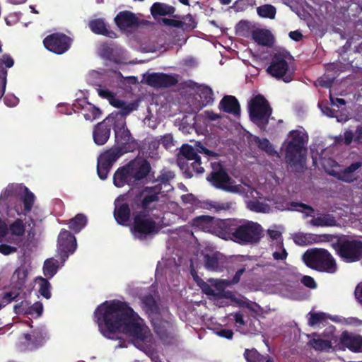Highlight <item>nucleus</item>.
<instances>
[{"instance_id": "obj_1", "label": "nucleus", "mask_w": 362, "mask_h": 362, "mask_svg": "<svg viewBox=\"0 0 362 362\" xmlns=\"http://www.w3.org/2000/svg\"><path fill=\"white\" fill-rule=\"evenodd\" d=\"M95 317L100 332L107 338L114 339L115 335L122 333L136 347L151 341V334L148 327L125 303L105 301L97 308Z\"/></svg>"}, {"instance_id": "obj_2", "label": "nucleus", "mask_w": 362, "mask_h": 362, "mask_svg": "<svg viewBox=\"0 0 362 362\" xmlns=\"http://www.w3.org/2000/svg\"><path fill=\"white\" fill-rule=\"evenodd\" d=\"M211 172L206 180L215 187L228 192L238 194L245 198L247 207L252 211L269 213V205L260 202L262 194L245 182L236 185L218 162L211 163Z\"/></svg>"}, {"instance_id": "obj_3", "label": "nucleus", "mask_w": 362, "mask_h": 362, "mask_svg": "<svg viewBox=\"0 0 362 362\" xmlns=\"http://www.w3.org/2000/svg\"><path fill=\"white\" fill-rule=\"evenodd\" d=\"M97 91L101 98L107 99L112 106L120 109L119 111L112 112L104 120L105 123L108 126L112 124L115 132L127 128L126 116L136 110L137 103H126L118 99L112 92L105 88L99 87Z\"/></svg>"}, {"instance_id": "obj_4", "label": "nucleus", "mask_w": 362, "mask_h": 362, "mask_svg": "<svg viewBox=\"0 0 362 362\" xmlns=\"http://www.w3.org/2000/svg\"><path fill=\"white\" fill-rule=\"evenodd\" d=\"M150 170L151 165L146 160L136 158L116 170L113 177L114 184L117 187H122L126 184L132 185L136 181L146 178Z\"/></svg>"}, {"instance_id": "obj_5", "label": "nucleus", "mask_w": 362, "mask_h": 362, "mask_svg": "<svg viewBox=\"0 0 362 362\" xmlns=\"http://www.w3.org/2000/svg\"><path fill=\"white\" fill-rule=\"evenodd\" d=\"M199 153L204 154L207 157L216 155V153L206 148L200 143L196 144L194 146L183 145L181 148L178 165L189 177L193 175V173L202 174L204 171V168L202 166L203 163L201 161Z\"/></svg>"}, {"instance_id": "obj_6", "label": "nucleus", "mask_w": 362, "mask_h": 362, "mask_svg": "<svg viewBox=\"0 0 362 362\" xmlns=\"http://www.w3.org/2000/svg\"><path fill=\"white\" fill-rule=\"evenodd\" d=\"M228 226L221 231L218 236L223 239H230L240 244L252 243L257 242L262 235V228L260 225L249 222L246 224L235 227L234 221L226 220Z\"/></svg>"}, {"instance_id": "obj_7", "label": "nucleus", "mask_w": 362, "mask_h": 362, "mask_svg": "<svg viewBox=\"0 0 362 362\" xmlns=\"http://www.w3.org/2000/svg\"><path fill=\"white\" fill-rule=\"evenodd\" d=\"M308 136L303 129L289 132L286 149L287 162L296 169L303 167L305 161L306 148Z\"/></svg>"}, {"instance_id": "obj_8", "label": "nucleus", "mask_w": 362, "mask_h": 362, "mask_svg": "<svg viewBox=\"0 0 362 362\" xmlns=\"http://www.w3.org/2000/svg\"><path fill=\"white\" fill-rule=\"evenodd\" d=\"M305 264L320 271L333 273L336 271V264L331 255L324 249L308 250L303 255Z\"/></svg>"}, {"instance_id": "obj_9", "label": "nucleus", "mask_w": 362, "mask_h": 362, "mask_svg": "<svg viewBox=\"0 0 362 362\" xmlns=\"http://www.w3.org/2000/svg\"><path fill=\"white\" fill-rule=\"evenodd\" d=\"M161 227L160 222L153 221L145 214H139L134 218L131 231L135 238L142 240L156 234Z\"/></svg>"}, {"instance_id": "obj_10", "label": "nucleus", "mask_w": 362, "mask_h": 362, "mask_svg": "<svg viewBox=\"0 0 362 362\" xmlns=\"http://www.w3.org/2000/svg\"><path fill=\"white\" fill-rule=\"evenodd\" d=\"M290 59L288 52H279L274 54L272 61L267 68V72L276 78H282V80L288 83L292 81L293 71L289 68L287 60Z\"/></svg>"}, {"instance_id": "obj_11", "label": "nucleus", "mask_w": 362, "mask_h": 362, "mask_svg": "<svg viewBox=\"0 0 362 362\" xmlns=\"http://www.w3.org/2000/svg\"><path fill=\"white\" fill-rule=\"evenodd\" d=\"M249 112L251 119L257 125L263 127L268 122L272 109L266 99L258 95L251 100L249 104Z\"/></svg>"}, {"instance_id": "obj_12", "label": "nucleus", "mask_w": 362, "mask_h": 362, "mask_svg": "<svg viewBox=\"0 0 362 362\" xmlns=\"http://www.w3.org/2000/svg\"><path fill=\"white\" fill-rule=\"evenodd\" d=\"M126 153L125 150L117 146L102 153L98 158L97 171L99 177L105 180L113 163Z\"/></svg>"}, {"instance_id": "obj_13", "label": "nucleus", "mask_w": 362, "mask_h": 362, "mask_svg": "<svg viewBox=\"0 0 362 362\" xmlns=\"http://www.w3.org/2000/svg\"><path fill=\"white\" fill-rule=\"evenodd\" d=\"M338 253L346 262H354L362 256V242L356 239H341L338 243Z\"/></svg>"}, {"instance_id": "obj_14", "label": "nucleus", "mask_w": 362, "mask_h": 362, "mask_svg": "<svg viewBox=\"0 0 362 362\" xmlns=\"http://www.w3.org/2000/svg\"><path fill=\"white\" fill-rule=\"evenodd\" d=\"M334 328L329 327L322 334H313V338L309 341V344L316 351H334L337 350V339L334 335Z\"/></svg>"}, {"instance_id": "obj_15", "label": "nucleus", "mask_w": 362, "mask_h": 362, "mask_svg": "<svg viewBox=\"0 0 362 362\" xmlns=\"http://www.w3.org/2000/svg\"><path fill=\"white\" fill-rule=\"evenodd\" d=\"M192 226L203 231L215 233L218 236L224 228L228 227L226 220L214 219L209 216H200L193 219Z\"/></svg>"}, {"instance_id": "obj_16", "label": "nucleus", "mask_w": 362, "mask_h": 362, "mask_svg": "<svg viewBox=\"0 0 362 362\" xmlns=\"http://www.w3.org/2000/svg\"><path fill=\"white\" fill-rule=\"evenodd\" d=\"M25 233V224L21 218H16L8 226L0 218V242L6 238L7 235L11 236V241L16 243L21 240Z\"/></svg>"}, {"instance_id": "obj_17", "label": "nucleus", "mask_w": 362, "mask_h": 362, "mask_svg": "<svg viewBox=\"0 0 362 362\" xmlns=\"http://www.w3.org/2000/svg\"><path fill=\"white\" fill-rule=\"evenodd\" d=\"M45 47L49 51L61 54L66 52L71 45V39L64 34H52L45 38Z\"/></svg>"}, {"instance_id": "obj_18", "label": "nucleus", "mask_w": 362, "mask_h": 362, "mask_svg": "<svg viewBox=\"0 0 362 362\" xmlns=\"http://www.w3.org/2000/svg\"><path fill=\"white\" fill-rule=\"evenodd\" d=\"M322 165L328 174L345 182H352L358 179L356 174L351 173L345 169L339 170L337 163L331 158L323 159Z\"/></svg>"}, {"instance_id": "obj_19", "label": "nucleus", "mask_w": 362, "mask_h": 362, "mask_svg": "<svg viewBox=\"0 0 362 362\" xmlns=\"http://www.w3.org/2000/svg\"><path fill=\"white\" fill-rule=\"evenodd\" d=\"M349 349L355 353L362 352V336L344 332L340 337L339 349Z\"/></svg>"}, {"instance_id": "obj_20", "label": "nucleus", "mask_w": 362, "mask_h": 362, "mask_svg": "<svg viewBox=\"0 0 362 362\" xmlns=\"http://www.w3.org/2000/svg\"><path fill=\"white\" fill-rule=\"evenodd\" d=\"M58 248L67 258L69 255L74 253L76 249V238L69 231L62 230L58 237Z\"/></svg>"}, {"instance_id": "obj_21", "label": "nucleus", "mask_w": 362, "mask_h": 362, "mask_svg": "<svg viewBox=\"0 0 362 362\" xmlns=\"http://www.w3.org/2000/svg\"><path fill=\"white\" fill-rule=\"evenodd\" d=\"M115 134L117 146L127 152L133 151L136 148L137 144L127 128L116 130Z\"/></svg>"}, {"instance_id": "obj_22", "label": "nucleus", "mask_w": 362, "mask_h": 362, "mask_svg": "<svg viewBox=\"0 0 362 362\" xmlns=\"http://www.w3.org/2000/svg\"><path fill=\"white\" fill-rule=\"evenodd\" d=\"M115 22L119 29L124 31L136 28L139 23L136 16L128 11L119 12L115 18Z\"/></svg>"}, {"instance_id": "obj_23", "label": "nucleus", "mask_w": 362, "mask_h": 362, "mask_svg": "<svg viewBox=\"0 0 362 362\" xmlns=\"http://www.w3.org/2000/svg\"><path fill=\"white\" fill-rule=\"evenodd\" d=\"M146 83L155 88L169 87L177 83V79L172 75L163 73H153L146 78Z\"/></svg>"}, {"instance_id": "obj_24", "label": "nucleus", "mask_w": 362, "mask_h": 362, "mask_svg": "<svg viewBox=\"0 0 362 362\" xmlns=\"http://www.w3.org/2000/svg\"><path fill=\"white\" fill-rule=\"evenodd\" d=\"M204 267L213 272H221L223 268L224 259L219 252H213L204 255Z\"/></svg>"}, {"instance_id": "obj_25", "label": "nucleus", "mask_w": 362, "mask_h": 362, "mask_svg": "<svg viewBox=\"0 0 362 362\" xmlns=\"http://www.w3.org/2000/svg\"><path fill=\"white\" fill-rule=\"evenodd\" d=\"M114 216L119 224L127 222L130 216V209L127 204L123 202V197L117 198L115 202Z\"/></svg>"}, {"instance_id": "obj_26", "label": "nucleus", "mask_w": 362, "mask_h": 362, "mask_svg": "<svg viewBox=\"0 0 362 362\" xmlns=\"http://www.w3.org/2000/svg\"><path fill=\"white\" fill-rule=\"evenodd\" d=\"M14 61L11 56L4 54L0 57V99L4 95L6 84L7 71L6 68L13 66Z\"/></svg>"}, {"instance_id": "obj_27", "label": "nucleus", "mask_w": 362, "mask_h": 362, "mask_svg": "<svg viewBox=\"0 0 362 362\" xmlns=\"http://www.w3.org/2000/svg\"><path fill=\"white\" fill-rule=\"evenodd\" d=\"M219 109L225 112L233 115L235 117L240 115V108L238 100L232 95H226L223 98L219 103Z\"/></svg>"}, {"instance_id": "obj_28", "label": "nucleus", "mask_w": 362, "mask_h": 362, "mask_svg": "<svg viewBox=\"0 0 362 362\" xmlns=\"http://www.w3.org/2000/svg\"><path fill=\"white\" fill-rule=\"evenodd\" d=\"M336 143H343L349 145L353 141L358 144H362V126H358L355 133L351 130H346L343 136H337L335 138Z\"/></svg>"}, {"instance_id": "obj_29", "label": "nucleus", "mask_w": 362, "mask_h": 362, "mask_svg": "<svg viewBox=\"0 0 362 362\" xmlns=\"http://www.w3.org/2000/svg\"><path fill=\"white\" fill-rule=\"evenodd\" d=\"M110 128L103 121L98 124L93 130V136L97 145L105 144L110 138Z\"/></svg>"}, {"instance_id": "obj_30", "label": "nucleus", "mask_w": 362, "mask_h": 362, "mask_svg": "<svg viewBox=\"0 0 362 362\" xmlns=\"http://www.w3.org/2000/svg\"><path fill=\"white\" fill-rule=\"evenodd\" d=\"M294 243L300 246H305L322 241V237L311 233H296L292 235Z\"/></svg>"}, {"instance_id": "obj_31", "label": "nucleus", "mask_w": 362, "mask_h": 362, "mask_svg": "<svg viewBox=\"0 0 362 362\" xmlns=\"http://www.w3.org/2000/svg\"><path fill=\"white\" fill-rule=\"evenodd\" d=\"M197 93L200 98L201 104L199 105V108L213 103L214 100V93L210 87L204 85H199L197 87Z\"/></svg>"}, {"instance_id": "obj_32", "label": "nucleus", "mask_w": 362, "mask_h": 362, "mask_svg": "<svg viewBox=\"0 0 362 362\" xmlns=\"http://www.w3.org/2000/svg\"><path fill=\"white\" fill-rule=\"evenodd\" d=\"M175 12V8L164 3H154L151 8V13L154 18L160 16H171Z\"/></svg>"}, {"instance_id": "obj_33", "label": "nucleus", "mask_w": 362, "mask_h": 362, "mask_svg": "<svg viewBox=\"0 0 362 362\" xmlns=\"http://www.w3.org/2000/svg\"><path fill=\"white\" fill-rule=\"evenodd\" d=\"M89 27L90 30L96 34L108 36L110 37H114L115 36V33L114 32L108 30L107 25L103 19L91 21L89 23Z\"/></svg>"}, {"instance_id": "obj_34", "label": "nucleus", "mask_w": 362, "mask_h": 362, "mask_svg": "<svg viewBox=\"0 0 362 362\" xmlns=\"http://www.w3.org/2000/svg\"><path fill=\"white\" fill-rule=\"evenodd\" d=\"M252 38L259 45L264 46H270L273 43L272 35L267 30L259 29L253 31Z\"/></svg>"}, {"instance_id": "obj_35", "label": "nucleus", "mask_w": 362, "mask_h": 362, "mask_svg": "<svg viewBox=\"0 0 362 362\" xmlns=\"http://www.w3.org/2000/svg\"><path fill=\"white\" fill-rule=\"evenodd\" d=\"M28 271L25 266L17 268L11 277V283L14 287L21 289L25 283Z\"/></svg>"}, {"instance_id": "obj_36", "label": "nucleus", "mask_w": 362, "mask_h": 362, "mask_svg": "<svg viewBox=\"0 0 362 362\" xmlns=\"http://www.w3.org/2000/svg\"><path fill=\"white\" fill-rule=\"evenodd\" d=\"M310 223L317 227H329L337 224L334 217L330 214H320L310 221Z\"/></svg>"}, {"instance_id": "obj_37", "label": "nucleus", "mask_w": 362, "mask_h": 362, "mask_svg": "<svg viewBox=\"0 0 362 362\" xmlns=\"http://www.w3.org/2000/svg\"><path fill=\"white\" fill-rule=\"evenodd\" d=\"M141 196L143 197L142 206L144 209H151L154 206L153 204L158 200V193L150 189H144Z\"/></svg>"}, {"instance_id": "obj_38", "label": "nucleus", "mask_w": 362, "mask_h": 362, "mask_svg": "<svg viewBox=\"0 0 362 362\" xmlns=\"http://www.w3.org/2000/svg\"><path fill=\"white\" fill-rule=\"evenodd\" d=\"M83 115L87 121L93 122L101 115V111L95 105L86 103L83 107Z\"/></svg>"}, {"instance_id": "obj_39", "label": "nucleus", "mask_w": 362, "mask_h": 362, "mask_svg": "<svg viewBox=\"0 0 362 362\" xmlns=\"http://www.w3.org/2000/svg\"><path fill=\"white\" fill-rule=\"evenodd\" d=\"M235 203L232 202H206L205 203V207L209 210H214L215 212H219L221 211H228L231 209Z\"/></svg>"}, {"instance_id": "obj_40", "label": "nucleus", "mask_w": 362, "mask_h": 362, "mask_svg": "<svg viewBox=\"0 0 362 362\" xmlns=\"http://www.w3.org/2000/svg\"><path fill=\"white\" fill-rule=\"evenodd\" d=\"M257 13L262 18L273 20L275 18L276 9L271 4H264L257 8Z\"/></svg>"}, {"instance_id": "obj_41", "label": "nucleus", "mask_w": 362, "mask_h": 362, "mask_svg": "<svg viewBox=\"0 0 362 362\" xmlns=\"http://www.w3.org/2000/svg\"><path fill=\"white\" fill-rule=\"evenodd\" d=\"M59 262L57 259L50 258L47 259L44 263V274L47 277L52 278L57 273L59 269Z\"/></svg>"}, {"instance_id": "obj_42", "label": "nucleus", "mask_w": 362, "mask_h": 362, "mask_svg": "<svg viewBox=\"0 0 362 362\" xmlns=\"http://www.w3.org/2000/svg\"><path fill=\"white\" fill-rule=\"evenodd\" d=\"M277 208L280 210L288 209V210H296L298 211H300V212L305 214L306 217L307 216H313V214L314 212V209L311 206L304 204H298V203H295V202L291 204V207L277 206Z\"/></svg>"}, {"instance_id": "obj_43", "label": "nucleus", "mask_w": 362, "mask_h": 362, "mask_svg": "<svg viewBox=\"0 0 362 362\" xmlns=\"http://www.w3.org/2000/svg\"><path fill=\"white\" fill-rule=\"evenodd\" d=\"M87 223L86 217L81 214H77L69 221V228L75 232H79Z\"/></svg>"}, {"instance_id": "obj_44", "label": "nucleus", "mask_w": 362, "mask_h": 362, "mask_svg": "<svg viewBox=\"0 0 362 362\" xmlns=\"http://www.w3.org/2000/svg\"><path fill=\"white\" fill-rule=\"evenodd\" d=\"M36 284L38 286V291L40 293L46 298L47 299L50 298L51 293H50V284L48 281L42 277L37 278L35 280Z\"/></svg>"}, {"instance_id": "obj_45", "label": "nucleus", "mask_w": 362, "mask_h": 362, "mask_svg": "<svg viewBox=\"0 0 362 362\" xmlns=\"http://www.w3.org/2000/svg\"><path fill=\"white\" fill-rule=\"evenodd\" d=\"M273 257L276 260H284L288 256V253L283 245V240L275 243L273 245Z\"/></svg>"}, {"instance_id": "obj_46", "label": "nucleus", "mask_w": 362, "mask_h": 362, "mask_svg": "<svg viewBox=\"0 0 362 362\" xmlns=\"http://www.w3.org/2000/svg\"><path fill=\"white\" fill-rule=\"evenodd\" d=\"M22 188V187H20ZM24 191V196L22 198L24 204V211L25 213L31 211L35 202V195L27 187H23Z\"/></svg>"}, {"instance_id": "obj_47", "label": "nucleus", "mask_w": 362, "mask_h": 362, "mask_svg": "<svg viewBox=\"0 0 362 362\" xmlns=\"http://www.w3.org/2000/svg\"><path fill=\"white\" fill-rule=\"evenodd\" d=\"M152 324L153 325L155 331L161 338H163L167 333L170 325L167 322H160L158 319L153 318Z\"/></svg>"}, {"instance_id": "obj_48", "label": "nucleus", "mask_w": 362, "mask_h": 362, "mask_svg": "<svg viewBox=\"0 0 362 362\" xmlns=\"http://www.w3.org/2000/svg\"><path fill=\"white\" fill-rule=\"evenodd\" d=\"M244 355L247 362H263L264 361V356L255 349H246Z\"/></svg>"}, {"instance_id": "obj_49", "label": "nucleus", "mask_w": 362, "mask_h": 362, "mask_svg": "<svg viewBox=\"0 0 362 362\" xmlns=\"http://www.w3.org/2000/svg\"><path fill=\"white\" fill-rule=\"evenodd\" d=\"M254 141L258 145L259 148L266 151L268 154L272 155L275 153L269 140L267 139H260L258 137H255Z\"/></svg>"}, {"instance_id": "obj_50", "label": "nucleus", "mask_w": 362, "mask_h": 362, "mask_svg": "<svg viewBox=\"0 0 362 362\" xmlns=\"http://www.w3.org/2000/svg\"><path fill=\"white\" fill-rule=\"evenodd\" d=\"M143 303L148 312L151 315H156L158 310V305L155 300L151 296H147L144 298Z\"/></svg>"}, {"instance_id": "obj_51", "label": "nucleus", "mask_w": 362, "mask_h": 362, "mask_svg": "<svg viewBox=\"0 0 362 362\" xmlns=\"http://www.w3.org/2000/svg\"><path fill=\"white\" fill-rule=\"evenodd\" d=\"M310 318L308 321V324L310 326H314L315 325L320 324L325 319V315L324 313H310Z\"/></svg>"}, {"instance_id": "obj_52", "label": "nucleus", "mask_w": 362, "mask_h": 362, "mask_svg": "<svg viewBox=\"0 0 362 362\" xmlns=\"http://www.w3.org/2000/svg\"><path fill=\"white\" fill-rule=\"evenodd\" d=\"M209 281L219 291L223 290L225 287L231 284L230 281L226 279H211Z\"/></svg>"}, {"instance_id": "obj_53", "label": "nucleus", "mask_w": 362, "mask_h": 362, "mask_svg": "<svg viewBox=\"0 0 362 362\" xmlns=\"http://www.w3.org/2000/svg\"><path fill=\"white\" fill-rule=\"evenodd\" d=\"M33 337L34 338L32 341L31 344L37 346L40 344L45 339L44 333L42 331L35 330L33 332Z\"/></svg>"}, {"instance_id": "obj_54", "label": "nucleus", "mask_w": 362, "mask_h": 362, "mask_svg": "<svg viewBox=\"0 0 362 362\" xmlns=\"http://www.w3.org/2000/svg\"><path fill=\"white\" fill-rule=\"evenodd\" d=\"M18 296V293H17V292H7L4 295L1 301L6 306L7 304L10 303L12 300H15Z\"/></svg>"}, {"instance_id": "obj_55", "label": "nucleus", "mask_w": 362, "mask_h": 362, "mask_svg": "<svg viewBox=\"0 0 362 362\" xmlns=\"http://www.w3.org/2000/svg\"><path fill=\"white\" fill-rule=\"evenodd\" d=\"M17 251V248L6 244L0 245V252L4 255H8Z\"/></svg>"}, {"instance_id": "obj_56", "label": "nucleus", "mask_w": 362, "mask_h": 362, "mask_svg": "<svg viewBox=\"0 0 362 362\" xmlns=\"http://www.w3.org/2000/svg\"><path fill=\"white\" fill-rule=\"evenodd\" d=\"M215 333L221 337L226 338L228 339H231L233 336V331L231 329H220L216 330Z\"/></svg>"}, {"instance_id": "obj_57", "label": "nucleus", "mask_w": 362, "mask_h": 362, "mask_svg": "<svg viewBox=\"0 0 362 362\" xmlns=\"http://www.w3.org/2000/svg\"><path fill=\"white\" fill-rule=\"evenodd\" d=\"M173 136L170 134L164 135L160 139V144L167 148L173 146Z\"/></svg>"}, {"instance_id": "obj_58", "label": "nucleus", "mask_w": 362, "mask_h": 362, "mask_svg": "<svg viewBox=\"0 0 362 362\" xmlns=\"http://www.w3.org/2000/svg\"><path fill=\"white\" fill-rule=\"evenodd\" d=\"M199 286L206 294L209 296L215 295L214 289L210 286V285L204 282L203 280H200V284Z\"/></svg>"}, {"instance_id": "obj_59", "label": "nucleus", "mask_w": 362, "mask_h": 362, "mask_svg": "<svg viewBox=\"0 0 362 362\" xmlns=\"http://www.w3.org/2000/svg\"><path fill=\"white\" fill-rule=\"evenodd\" d=\"M302 283L310 288H316L317 285H316V283L315 281H314V279L309 276H304L303 278H302Z\"/></svg>"}, {"instance_id": "obj_60", "label": "nucleus", "mask_w": 362, "mask_h": 362, "mask_svg": "<svg viewBox=\"0 0 362 362\" xmlns=\"http://www.w3.org/2000/svg\"><path fill=\"white\" fill-rule=\"evenodd\" d=\"M203 117L208 121H216L221 118V116L211 111H205Z\"/></svg>"}, {"instance_id": "obj_61", "label": "nucleus", "mask_w": 362, "mask_h": 362, "mask_svg": "<svg viewBox=\"0 0 362 362\" xmlns=\"http://www.w3.org/2000/svg\"><path fill=\"white\" fill-rule=\"evenodd\" d=\"M268 234L272 240H276V243L279 242V240H282L281 233L277 230L269 229L268 230Z\"/></svg>"}, {"instance_id": "obj_62", "label": "nucleus", "mask_w": 362, "mask_h": 362, "mask_svg": "<svg viewBox=\"0 0 362 362\" xmlns=\"http://www.w3.org/2000/svg\"><path fill=\"white\" fill-rule=\"evenodd\" d=\"M362 166V161H357L351 163L349 167L346 168L345 170L351 173L356 174V171Z\"/></svg>"}, {"instance_id": "obj_63", "label": "nucleus", "mask_w": 362, "mask_h": 362, "mask_svg": "<svg viewBox=\"0 0 362 362\" xmlns=\"http://www.w3.org/2000/svg\"><path fill=\"white\" fill-rule=\"evenodd\" d=\"M42 310H43L42 304L41 303L37 302L31 306L30 313L35 312L37 316H40L42 314Z\"/></svg>"}, {"instance_id": "obj_64", "label": "nucleus", "mask_w": 362, "mask_h": 362, "mask_svg": "<svg viewBox=\"0 0 362 362\" xmlns=\"http://www.w3.org/2000/svg\"><path fill=\"white\" fill-rule=\"evenodd\" d=\"M5 103L7 106L14 107L18 103V98L14 95L5 98Z\"/></svg>"}]
</instances>
